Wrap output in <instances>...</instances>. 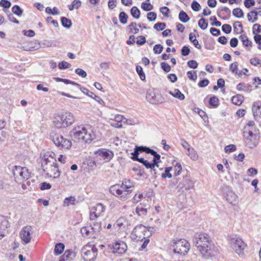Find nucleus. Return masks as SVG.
Wrapping results in <instances>:
<instances>
[{
    "mask_svg": "<svg viewBox=\"0 0 261 261\" xmlns=\"http://www.w3.org/2000/svg\"><path fill=\"white\" fill-rule=\"evenodd\" d=\"M71 136L78 141L90 143L96 138V129L89 124L78 125L71 131Z\"/></svg>",
    "mask_w": 261,
    "mask_h": 261,
    "instance_id": "obj_1",
    "label": "nucleus"
},
{
    "mask_svg": "<svg viewBox=\"0 0 261 261\" xmlns=\"http://www.w3.org/2000/svg\"><path fill=\"white\" fill-rule=\"evenodd\" d=\"M227 241L230 248L240 257L244 255V251L247 248V244L243 241L242 237L236 234H231L227 237Z\"/></svg>",
    "mask_w": 261,
    "mask_h": 261,
    "instance_id": "obj_2",
    "label": "nucleus"
},
{
    "mask_svg": "<svg viewBox=\"0 0 261 261\" xmlns=\"http://www.w3.org/2000/svg\"><path fill=\"white\" fill-rule=\"evenodd\" d=\"M75 121V117L68 111L58 114L55 116L54 126L58 129L66 128L72 125Z\"/></svg>",
    "mask_w": 261,
    "mask_h": 261,
    "instance_id": "obj_3",
    "label": "nucleus"
},
{
    "mask_svg": "<svg viewBox=\"0 0 261 261\" xmlns=\"http://www.w3.org/2000/svg\"><path fill=\"white\" fill-rule=\"evenodd\" d=\"M124 181L121 185H115L110 187V192L118 197L121 200L125 201L128 198V195L132 192L130 186L125 184Z\"/></svg>",
    "mask_w": 261,
    "mask_h": 261,
    "instance_id": "obj_4",
    "label": "nucleus"
},
{
    "mask_svg": "<svg viewBox=\"0 0 261 261\" xmlns=\"http://www.w3.org/2000/svg\"><path fill=\"white\" fill-rule=\"evenodd\" d=\"M153 230V227H146L143 225H137L132 231V238L137 241H142L151 236Z\"/></svg>",
    "mask_w": 261,
    "mask_h": 261,
    "instance_id": "obj_5",
    "label": "nucleus"
},
{
    "mask_svg": "<svg viewBox=\"0 0 261 261\" xmlns=\"http://www.w3.org/2000/svg\"><path fill=\"white\" fill-rule=\"evenodd\" d=\"M50 138L54 144L61 149L68 150L72 146V142L70 139L63 137L59 134L52 133Z\"/></svg>",
    "mask_w": 261,
    "mask_h": 261,
    "instance_id": "obj_6",
    "label": "nucleus"
},
{
    "mask_svg": "<svg viewBox=\"0 0 261 261\" xmlns=\"http://www.w3.org/2000/svg\"><path fill=\"white\" fill-rule=\"evenodd\" d=\"M41 166L43 170L48 177L57 178L60 176V172L57 163L41 162Z\"/></svg>",
    "mask_w": 261,
    "mask_h": 261,
    "instance_id": "obj_7",
    "label": "nucleus"
},
{
    "mask_svg": "<svg viewBox=\"0 0 261 261\" xmlns=\"http://www.w3.org/2000/svg\"><path fill=\"white\" fill-rule=\"evenodd\" d=\"M97 249L93 245L87 244L82 249V256L85 261H94L97 255Z\"/></svg>",
    "mask_w": 261,
    "mask_h": 261,
    "instance_id": "obj_8",
    "label": "nucleus"
},
{
    "mask_svg": "<svg viewBox=\"0 0 261 261\" xmlns=\"http://www.w3.org/2000/svg\"><path fill=\"white\" fill-rule=\"evenodd\" d=\"M175 254L185 255L190 248V244L185 239L174 240L172 245Z\"/></svg>",
    "mask_w": 261,
    "mask_h": 261,
    "instance_id": "obj_9",
    "label": "nucleus"
},
{
    "mask_svg": "<svg viewBox=\"0 0 261 261\" xmlns=\"http://www.w3.org/2000/svg\"><path fill=\"white\" fill-rule=\"evenodd\" d=\"M197 249L204 258H209L214 255L215 253L218 251L217 247L215 245L213 242Z\"/></svg>",
    "mask_w": 261,
    "mask_h": 261,
    "instance_id": "obj_10",
    "label": "nucleus"
},
{
    "mask_svg": "<svg viewBox=\"0 0 261 261\" xmlns=\"http://www.w3.org/2000/svg\"><path fill=\"white\" fill-rule=\"evenodd\" d=\"M34 229L31 225L23 227L19 232V237L22 244L26 245L30 243L33 238Z\"/></svg>",
    "mask_w": 261,
    "mask_h": 261,
    "instance_id": "obj_11",
    "label": "nucleus"
},
{
    "mask_svg": "<svg viewBox=\"0 0 261 261\" xmlns=\"http://www.w3.org/2000/svg\"><path fill=\"white\" fill-rule=\"evenodd\" d=\"M96 160L102 161L104 163L110 162L114 156L113 152L106 148L99 149L94 151Z\"/></svg>",
    "mask_w": 261,
    "mask_h": 261,
    "instance_id": "obj_12",
    "label": "nucleus"
},
{
    "mask_svg": "<svg viewBox=\"0 0 261 261\" xmlns=\"http://www.w3.org/2000/svg\"><path fill=\"white\" fill-rule=\"evenodd\" d=\"M109 248L114 254L122 255L125 253L127 249L126 244L120 240L116 241L115 242L109 245Z\"/></svg>",
    "mask_w": 261,
    "mask_h": 261,
    "instance_id": "obj_13",
    "label": "nucleus"
},
{
    "mask_svg": "<svg viewBox=\"0 0 261 261\" xmlns=\"http://www.w3.org/2000/svg\"><path fill=\"white\" fill-rule=\"evenodd\" d=\"M13 175L17 182H21L28 179L30 174L26 167L15 166L13 171Z\"/></svg>",
    "mask_w": 261,
    "mask_h": 261,
    "instance_id": "obj_14",
    "label": "nucleus"
},
{
    "mask_svg": "<svg viewBox=\"0 0 261 261\" xmlns=\"http://www.w3.org/2000/svg\"><path fill=\"white\" fill-rule=\"evenodd\" d=\"M245 141L247 146L252 148L255 147L258 142L259 136L251 131L244 132L243 133Z\"/></svg>",
    "mask_w": 261,
    "mask_h": 261,
    "instance_id": "obj_15",
    "label": "nucleus"
},
{
    "mask_svg": "<svg viewBox=\"0 0 261 261\" xmlns=\"http://www.w3.org/2000/svg\"><path fill=\"white\" fill-rule=\"evenodd\" d=\"M210 242H213L208 234L205 233H197L194 239V243L197 248L206 245Z\"/></svg>",
    "mask_w": 261,
    "mask_h": 261,
    "instance_id": "obj_16",
    "label": "nucleus"
},
{
    "mask_svg": "<svg viewBox=\"0 0 261 261\" xmlns=\"http://www.w3.org/2000/svg\"><path fill=\"white\" fill-rule=\"evenodd\" d=\"M106 210L105 206L101 203H97L92 207L90 210V220H94L96 218L102 216Z\"/></svg>",
    "mask_w": 261,
    "mask_h": 261,
    "instance_id": "obj_17",
    "label": "nucleus"
},
{
    "mask_svg": "<svg viewBox=\"0 0 261 261\" xmlns=\"http://www.w3.org/2000/svg\"><path fill=\"white\" fill-rule=\"evenodd\" d=\"M110 120H111L110 122L111 126L116 128H121L123 126V123H124L125 118L119 114L111 115Z\"/></svg>",
    "mask_w": 261,
    "mask_h": 261,
    "instance_id": "obj_18",
    "label": "nucleus"
},
{
    "mask_svg": "<svg viewBox=\"0 0 261 261\" xmlns=\"http://www.w3.org/2000/svg\"><path fill=\"white\" fill-rule=\"evenodd\" d=\"M128 225V221L124 217L119 218L114 224L113 227L118 231L125 230Z\"/></svg>",
    "mask_w": 261,
    "mask_h": 261,
    "instance_id": "obj_19",
    "label": "nucleus"
},
{
    "mask_svg": "<svg viewBox=\"0 0 261 261\" xmlns=\"http://www.w3.org/2000/svg\"><path fill=\"white\" fill-rule=\"evenodd\" d=\"M194 186V182L187 177H184L182 181L180 182L178 185L179 189L182 190L184 188L187 191L193 188Z\"/></svg>",
    "mask_w": 261,
    "mask_h": 261,
    "instance_id": "obj_20",
    "label": "nucleus"
},
{
    "mask_svg": "<svg viewBox=\"0 0 261 261\" xmlns=\"http://www.w3.org/2000/svg\"><path fill=\"white\" fill-rule=\"evenodd\" d=\"M41 156L42 157V162L57 163L55 159L56 154L52 151L44 152L41 153Z\"/></svg>",
    "mask_w": 261,
    "mask_h": 261,
    "instance_id": "obj_21",
    "label": "nucleus"
},
{
    "mask_svg": "<svg viewBox=\"0 0 261 261\" xmlns=\"http://www.w3.org/2000/svg\"><path fill=\"white\" fill-rule=\"evenodd\" d=\"M10 224L7 218L0 216V237L5 236V231L9 227Z\"/></svg>",
    "mask_w": 261,
    "mask_h": 261,
    "instance_id": "obj_22",
    "label": "nucleus"
},
{
    "mask_svg": "<svg viewBox=\"0 0 261 261\" xmlns=\"http://www.w3.org/2000/svg\"><path fill=\"white\" fill-rule=\"evenodd\" d=\"M75 253L71 250H66L59 261H72L75 257Z\"/></svg>",
    "mask_w": 261,
    "mask_h": 261,
    "instance_id": "obj_23",
    "label": "nucleus"
},
{
    "mask_svg": "<svg viewBox=\"0 0 261 261\" xmlns=\"http://www.w3.org/2000/svg\"><path fill=\"white\" fill-rule=\"evenodd\" d=\"M147 150V153H150L153 156V163L156 165V167H159L158 163L161 162V156L159 154L157 153L156 152L153 150L148 148H145Z\"/></svg>",
    "mask_w": 261,
    "mask_h": 261,
    "instance_id": "obj_24",
    "label": "nucleus"
},
{
    "mask_svg": "<svg viewBox=\"0 0 261 261\" xmlns=\"http://www.w3.org/2000/svg\"><path fill=\"white\" fill-rule=\"evenodd\" d=\"M145 148H148V147L144 146L136 147L134 152L132 153L133 155L132 159L135 160L138 158V155L140 152H145L147 153V150L146 149H145Z\"/></svg>",
    "mask_w": 261,
    "mask_h": 261,
    "instance_id": "obj_25",
    "label": "nucleus"
},
{
    "mask_svg": "<svg viewBox=\"0 0 261 261\" xmlns=\"http://www.w3.org/2000/svg\"><path fill=\"white\" fill-rule=\"evenodd\" d=\"M187 154L193 161H196L198 159V155L196 151L193 147L188 148V150L187 151Z\"/></svg>",
    "mask_w": 261,
    "mask_h": 261,
    "instance_id": "obj_26",
    "label": "nucleus"
},
{
    "mask_svg": "<svg viewBox=\"0 0 261 261\" xmlns=\"http://www.w3.org/2000/svg\"><path fill=\"white\" fill-rule=\"evenodd\" d=\"M238 198V196L232 191H229L226 195V199L230 203L235 202Z\"/></svg>",
    "mask_w": 261,
    "mask_h": 261,
    "instance_id": "obj_27",
    "label": "nucleus"
},
{
    "mask_svg": "<svg viewBox=\"0 0 261 261\" xmlns=\"http://www.w3.org/2000/svg\"><path fill=\"white\" fill-rule=\"evenodd\" d=\"M76 198L74 196L66 197L63 201V206H69L75 204Z\"/></svg>",
    "mask_w": 261,
    "mask_h": 261,
    "instance_id": "obj_28",
    "label": "nucleus"
},
{
    "mask_svg": "<svg viewBox=\"0 0 261 261\" xmlns=\"http://www.w3.org/2000/svg\"><path fill=\"white\" fill-rule=\"evenodd\" d=\"M244 100V97L241 95L238 94L233 96L231 98L232 102L237 106H240L242 104Z\"/></svg>",
    "mask_w": 261,
    "mask_h": 261,
    "instance_id": "obj_29",
    "label": "nucleus"
},
{
    "mask_svg": "<svg viewBox=\"0 0 261 261\" xmlns=\"http://www.w3.org/2000/svg\"><path fill=\"white\" fill-rule=\"evenodd\" d=\"M169 93L180 100H183L185 98L184 95L178 89H174L173 91L169 92Z\"/></svg>",
    "mask_w": 261,
    "mask_h": 261,
    "instance_id": "obj_30",
    "label": "nucleus"
},
{
    "mask_svg": "<svg viewBox=\"0 0 261 261\" xmlns=\"http://www.w3.org/2000/svg\"><path fill=\"white\" fill-rule=\"evenodd\" d=\"M64 245L63 243H58L56 245L55 249H54V253L56 255H60L61 254L64 249Z\"/></svg>",
    "mask_w": 261,
    "mask_h": 261,
    "instance_id": "obj_31",
    "label": "nucleus"
},
{
    "mask_svg": "<svg viewBox=\"0 0 261 261\" xmlns=\"http://www.w3.org/2000/svg\"><path fill=\"white\" fill-rule=\"evenodd\" d=\"M239 38L242 42L243 45L246 47L251 46L252 42L249 40L248 38L246 36L242 35L239 37Z\"/></svg>",
    "mask_w": 261,
    "mask_h": 261,
    "instance_id": "obj_32",
    "label": "nucleus"
},
{
    "mask_svg": "<svg viewBox=\"0 0 261 261\" xmlns=\"http://www.w3.org/2000/svg\"><path fill=\"white\" fill-rule=\"evenodd\" d=\"M147 212V209L143 208L142 206H138L136 208V214L140 217H144L146 216Z\"/></svg>",
    "mask_w": 261,
    "mask_h": 261,
    "instance_id": "obj_33",
    "label": "nucleus"
},
{
    "mask_svg": "<svg viewBox=\"0 0 261 261\" xmlns=\"http://www.w3.org/2000/svg\"><path fill=\"white\" fill-rule=\"evenodd\" d=\"M189 40L191 42L193 43L194 46L196 48L198 49L201 48V45L199 44L198 41L195 38V36L193 35L192 33H190L189 34Z\"/></svg>",
    "mask_w": 261,
    "mask_h": 261,
    "instance_id": "obj_34",
    "label": "nucleus"
},
{
    "mask_svg": "<svg viewBox=\"0 0 261 261\" xmlns=\"http://www.w3.org/2000/svg\"><path fill=\"white\" fill-rule=\"evenodd\" d=\"M146 99L150 103L152 104H156L158 102V101L155 99L154 93L151 92H147L146 95Z\"/></svg>",
    "mask_w": 261,
    "mask_h": 261,
    "instance_id": "obj_35",
    "label": "nucleus"
},
{
    "mask_svg": "<svg viewBox=\"0 0 261 261\" xmlns=\"http://www.w3.org/2000/svg\"><path fill=\"white\" fill-rule=\"evenodd\" d=\"M149 2V0H146L145 2L141 4V8L144 11H149L153 9V6Z\"/></svg>",
    "mask_w": 261,
    "mask_h": 261,
    "instance_id": "obj_36",
    "label": "nucleus"
},
{
    "mask_svg": "<svg viewBox=\"0 0 261 261\" xmlns=\"http://www.w3.org/2000/svg\"><path fill=\"white\" fill-rule=\"evenodd\" d=\"M178 17L179 20L184 23L187 22L190 19V18L187 14L183 11L180 12Z\"/></svg>",
    "mask_w": 261,
    "mask_h": 261,
    "instance_id": "obj_37",
    "label": "nucleus"
},
{
    "mask_svg": "<svg viewBox=\"0 0 261 261\" xmlns=\"http://www.w3.org/2000/svg\"><path fill=\"white\" fill-rule=\"evenodd\" d=\"M130 13L132 16L136 19H138L140 16V11L136 6L132 8L130 10Z\"/></svg>",
    "mask_w": 261,
    "mask_h": 261,
    "instance_id": "obj_38",
    "label": "nucleus"
},
{
    "mask_svg": "<svg viewBox=\"0 0 261 261\" xmlns=\"http://www.w3.org/2000/svg\"><path fill=\"white\" fill-rule=\"evenodd\" d=\"M198 24L200 29L204 30L207 28L208 21L206 19L202 18L198 21Z\"/></svg>",
    "mask_w": 261,
    "mask_h": 261,
    "instance_id": "obj_39",
    "label": "nucleus"
},
{
    "mask_svg": "<svg viewBox=\"0 0 261 261\" xmlns=\"http://www.w3.org/2000/svg\"><path fill=\"white\" fill-rule=\"evenodd\" d=\"M143 198V195L142 193L138 192L132 199V202L133 203H137L141 201Z\"/></svg>",
    "mask_w": 261,
    "mask_h": 261,
    "instance_id": "obj_40",
    "label": "nucleus"
},
{
    "mask_svg": "<svg viewBox=\"0 0 261 261\" xmlns=\"http://www.w3.org/2000/svg\"><path fill=\"white\" fill-rule=\"evenodd\" d=\"M234 30L238 34H241L243 32V25L240 21H236L233 24Z\"/></svg>",
    "mask_w": 261,
    "mask_h": 261,
    "instance_id": "obj_41",
    "label": "nucleus"
},
{
    "mask_svg": "<svg viewBox=\"0 0 261 261\" xmlns=\"http://www.w3.org/2000/svg\"><path fill=\"white\" fill-rule=\"evenodd\" d=\"M250 86L244 83H240L237 86V89L240 91L246 92L249 90Z\"/></svg>",
    "mask_w": 261,
    "mask_h": 261,
    "instance_id": "obj_42",
    "label": "nucleus"
},
{
    "mask_svg": "<svg viewBox=\"0 0 261 261\" xmlns=\"http://www.w3.org/2000/svg\"><path fill=\"white\" fill-rule=\"evenodd\" d=\"M238 63L234 62L230 64L229 66V70L237 75H241V72L237 70Z\"/></svg>",
    "mask_w": 261,
    "mask_h": 261,
    "instance_id": "obj_43",
    "label": "nucleus"
},
{
    "mask_svg": "<svg viewBox=\"0 0 261 261\" xmlns=\"http://www.w3.org/2000/svg\"><path fill=\"white\" fill-rule=\"evenodd\" d=\"M127 18L128 16L124 12H121L120 13L119 15V19L120 21V22L123 24H125L127 22Z\"/></svg>",
    "mask_w": 261,
    "mask_h": 261,
    "instance_id": "obj_44",
    "label": "nucleus"
},
{
    "mask_svg": "<svg viewBox=\"0 0 261 261\" xmlns=\"http://www.w3.org/2000/svg\"><path fill=\"white\" fill-rule=\"evenodd\" d=\"M61 22L63 26L67 29L70 28L71 27L72 22L70 19H68L66 17H62Z\"/></svg>",
    "mask_w": 261,
    "mask_h": 261,
    "instance_id": "obj_45",
    "label": "nucleus"
},
{
    "mask_svg": "<svg viewBox=\"0 0 261 261\" xmlns=\"http://www.w3.org/2000/svg\"><path fill=\"white\" fill-rule=\"evenodd\" d=\"M145 167L147 169H150L151 170H153L154 171V174H156L155 172V167L156 165L155 164L150 163L148 161L146 160L144 163L143 164Z\"/></svg>",
    "mask_w": 261,
    "mask_h": 261,
    "instance_id": "obj_46",
    "label": "nucleus"
},
{
    "mask_svg": "<svg viewBox=\"0 0 261 261\" xmlns=\"http://www.w3.org/2000/svg\"><path fill=\"white\" fill-rule=\"evenodd\" d=\"M172 169V167H167L165 168V172L162 174V177L163 178L168 177L169 178L172 177V174L170 173L171 170Z\"/></svg>",
    "mask_w": 261,
    "mask_h": 261,
    "instance_id": "obj_47",
    "label": "nucleus"
},
{
    "mask_svg": "<svg viewBox=\"0 0 261 261\" xmlns=\"http://www.w3.org/2000/svg\"><path fill=\"white\" fill-rule=\"evenodd\" d=\"M232 14L237 18L242 17L244 15L243 12L240 8L234 9L232 11Z\"/></svg>",
    "mask_w": 261,
    "mask_h": 261,
    "instance_id": "obj_48",
    "label": "nucleus"
},
{
    "mask_svg": "<svg viewBox=\"0 0 261 261\" xmlns=\"http://www.w3.org/2000/svg\"><path fill=\"white\" fill-rule=\"evenodd\" d=\"M136 71L137 72V73L139 74L140 79L142 81H145V75L143 71L142 68L140 66H137Z\"/></svg>",
    "mask_w": 261,
    "mask_h": 261,
    "instance_id": "obj_49",
    "label": "nucleus"
},
{
    "mask_svg": "<svg viewBox=\"0 0 261 261\" xmlns=\"http://www.w3.org/2000/svg\"><path fill=\"white\" fill-rule=\"evenodd\" d=\"M13 13L18 16H20L22 14V10L18 5H15L12 9Z\"/></svg>",
    "mask_w": 261,
    "mask_h": 261,
    "instance_id": "obj_50",
    "label": "nucleus"
},
{
    "mask_svg": "<svg viewBox=\"0 0 261 261\" xmlns=\"http://www.w3.org/2000/svg\"><path fill=\"white\" fill-rule=\"evenodd\" d=\"M210 105L214 107H217L219 105V99L216 96L212 97L209 100Z\"/></svg>",
    "mask_w": 261,
    "mask_h": 261,
    "instance_id": "obj_51",
    "label": "nucleus"
},
{
    "mask_svg": "<svg viewBox=\"0 0 261 261\" xmlns=\"http://www.w3.org/2000/svg\"><path fill=\"white\" fill-rule=\"evenodd\" d=\"M128 28L130 31L134 34H137L139 32V29L137 28V24L135 22H132Z\"/></svg>",
    "mask_w": 261,
    "mask_h": 261,
    "instance_id": "obj_52",
    "label": "nucleus"
},
{
    "mask_svg": "<svg viewBox=\"0 0 261 261\" xmlns=\"http://www.w3.org/2000/svg\"><path fill=\"white\" fill-rule=\"evenodd\" d=\"M60 69H65L70 68L71 65L66 61H62L58 65Z\"/></svg>",
    "mask_w": 261,
    "mask_h": 261,
    "instance_id": "obj_53",
    "label": "nucleus"
},
{
    "mask_svg": "<svg viewBox=\"0 0 261 261\" xmlns=\"http://www.w3.org/2000/svg\"><path fill=\"white\" fill-rule=\"evenodd\" d=\"M91 229H92L91 228L84 227L81 228V232L84 237H86L90 234Z\"/></svg>",
    "mask_w": 261,
    "mask_h": 261,
    "instance_id": "obj_54",
    "label": "nucleus"
},
{
    "mask_svg": "<svg viewBox=\"0 0 261 261\" xmlns=\"http://www.w3.org/2000/svg\"><path fill=\"white\" fill-rule=\"evenodd\" d=\"M166 28V24L163 22H158L155 24L153 26V28L158 31H162Z\"/></svg>",
    "mask_w": 261,
    "mask_h": 261,
    "instance_id": "obj_55",
    "label": "nucleus"
},
{
    "mask_svg": "<svg viewBox=\"0 0 261 261\" xmlns=\"http://www.w3.org/2000/svg\"><path fill=\"white\" fill-rule=\"evenodd\" d=\"M236 150V146L233 144H230L227 146H226L224 150L225 153H229L231 152H233Z\"/></svg>",
    "mask_w": 261,
    "mask_h": 261,
    "instance_id": "obj_56",
    "label": "nucleus"
},
{
    "mask_svg": "<svg viewBox=\"0 0 261 261\" xmlns=\"http://www.w3.org/2000/svg\"><path fill=\"white\" fill-rule=\"evenodd\" d=\"M188 78L192 81H195L197 79V73L195 71H189L187 72Z\"/></svg>",
    "mask_w": 261,
    "mask_h": 261,
    "instance_id": "obj_57",
    "label": "nucleus"
},
{
    "mask_svg": "<svg viewBox=\"0 0 261 261\" xmlns=\"http://www.w3.org/2000/svg\"><path fill=\"white\" fill-rule=\"evenodd\" d=\"M181 169L182 167L181 164L179 163H176L174 165L175 176L178 175L180 174Z\"/></svg>",
    "mask_w": 261,
    "mask_h": 261,
    "instance_id": "obj_58",
    "label": "nucleus"
},
{
    "mask_svg": "<svg viewBox=\"0 0 261 261\" xmlns=\"http://www.w3.org/2000/svg\"><path fill=\"white\" fill-rule=\"evenodd\" d=\"M101 222H95L93 223L91 229H93V231H94L95 232H98L101 229Z\"/></svg>",
    "mask_w": 261,
    "mask_h": 261,
    "instance_id": "obj_59",
    "label": "nucleus"
},
{
    "mask_svg": "<svg viewBox=\"0 0 261 261\" xmlns=\"http://www.w3.org/2000/svg\"><path fill=\"white\" fill-rule=\"evenodd\" d=\"M80 90L85 94L88 95L90 97H93V95L94 93L93 92H90L86 88L82 87H79Z\"/></svg>",
    "mask_w": 261,
    "mask_h": 261,
    "instance_id": "obj_60",
    "label": "nucleus"
},
{
    "mask_svg": "<svg viewBox=\"0 0 261 261\" xmlns=\"http://www.w3.org/2000/svg\"><path fill=\"white\" fill-rule=\"evenodd\" d=\"M252 32L253 34H257L261 32V25L259 24L255 23L253 25L252 28Z\"/></svg>",
    "mask_w": 261,
    "mask_h": 261,
    "instance_id": "obj_61",
    "label": "nucleus"
},
{
    "mask_svg": "<svg viewBox=\"0 0 261 261\" xmlns=\"http://www.w3.org/2000/svg\"><path fill=\"white\" fill-rule=\"evenodd\" d=\"M75 73L79 76L82 77H86L87 75V73L81 68H77L75 71Z\"/></svg>",
    "mask_w": 261,
    "mask_h": 261,
    "instance_id": "obj_62",
    "label": "nucleus"
},
{
    "mask_svg": "<svg viewBox=\"0 0 261 261\" xmlns=\"http://www.w3.org/2000/svg\"><path fill=\"white\" fill-rule=\"evenodd\" d=\"M163 46L161 44H156L153 47L154 53L156 54H161L162 52Z\"/></svg>",
    "mask_w": 261,
    "mask_h": 261,
    "instance_id": "obj_63",
    "label": "nucleus"
},
{
    "mask_svg": "<svg viewBox=\"0 0 261 261\" xmlns=\"http://www.w3.org/2000/svg\"><path fill=\"white\" fill-rule=\"evenodd\" d=\"M51 186L49 183L43 182L40 184V188L41 190H49L51 188Z\"/></svg>",
    "mask_w": 261,
    "mask_h": 261,
    "instance_id": "obj_64",
    "label": "nucleus"
}]
</instances>
